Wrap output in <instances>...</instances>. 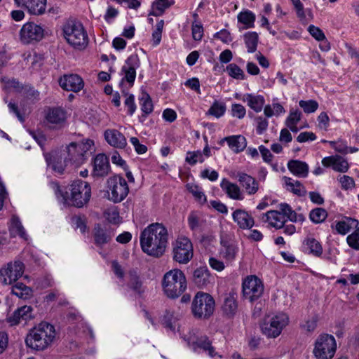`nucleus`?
<instances>
[{
    "label": "nucleus",
    "mask_w": 359,
    "mask_h": 359,
    "mask_svg": "<svg viewBox=\"0 0 359 359\" xmlns=\"http://www.w3.org/2000/svg\"><path fill=\"white\" fill-rule=\"evenodd\" d=\"M168 240L167 229L160 223H153L145 228L140 235L142 251L149 256L159 257L165 251Z\"/></svg>",
    "instance_id": "nucleus-1"
},
{
    "label": "nucleus",
    "mask_w": 359,
    "mask_h": 359,
    "mask_svg": "<svg viewBox=\"0 0 359 359\" xmlns=\"http://www.w3.org/2000/svg\"><path fill=\"white\" fill-rule=\"evenodd\" d=\"M55 337L53 325L42 322L31 330L25 342L27 346L36 351H43L48 348Z\"/></svg>",
    "instance_id": "nucleus-2"
},
{
    "label": "nucleus",
    "mask_w": 359,
    "mask_h": 359,
    "mask_svg": "<svg viewBox=\"0 0 359 359\" xmlns=\"http://www.w3.org/2000/svg\"><path fill=\"white\" fill-rule=\"evenodd\" d=\"M61 196L65 204L82 208L90 200L91 188L88 182L76 180L66 187L65 191Z\"/></svg>",
    "instance_id": "nucleus-3"
},
{
    "label": "nucleus",
    "mask_w": 359,
    "mask_h": 359,
    "mask_svg": "<svg viewBox=\"0 0 359 359\" xmlns=\"http://www.w3.org/2000/svg\"><path fill=\"white\" fill-rule=\"evenodd\" d=\"M93 145L94 142L91 140L69 143L63 149L66 162L69 163L70 166L81 165L86 161L88 153H91Z\"/></svg>",
    "instance_id": "nucleus-4"
},
{
    "label": "nucleus",
    "mask_w": 359,
    "mask_h": 359,
    "mask_svg": "<svg viewBox=\"0 0 359 359\" xmlns=\"http://www.w3.org/2000/svg\"><path fill=\"white\" fill-rule=\"evenodd\" d=\"M162 287L168 297L175 299L180 297L187 289L184 273L178 269L166 272L163 276Z\"/></svg>",
    "instance_id": "nucleus-5"
},
{
    "label": "nucleus",
    "mask_w": 359,
    "mask_h": 359,
    "mask_svg": "<svg viewBox=\"0 0 359 359\" xmlns=\"http://www.w3.org/2000/svg\"><path fill=\"white\" fill-rule=\"evenodd\" d=\"M63 34L67 43L75 48L83 49L88 43L87 32L80 22H67L63 26Z\"/></svg>",
    "instance_id": "nucleus-6"
},
{
    "label": "nucleus",
    "mask_w": 359,
    "mask_h": 359,
    "mask_svg": "<svg viewBox=\"0 0 359 359\" xmlns=\"http://www.w3.org/2000/svg\"><path fill=\"white\" fill-rule=\"evenodd\" d=\"M289 318L283 313L266 316L260 323L262 333L268 338H276L287 325Z\"/></svg>",
    "instance_id": "nucleus-7"
},
{
    "label": "nucleus",
    "mask_w": 359,
    "mask_h": 359,
    "mask_svg": "<svg viewBox=\"0 0 359 359\" xmlns=\"http://www.w3.org/2000/svg\"><path fill=\"white\" fill-rule=\"evenodd\" d=\"M336 351L337 342L334 336L324 333L316 339L313 353L316 359H332Z\"/></svg>",
    "instance_id": "nucleus-8"
},
{
    "label": "nucleus",
    "mask_w": 359,
    "mask_h": 359,
    "mask_svg": "<svg viewBox=\"0 0 359 359\" xmlns=\"http://www.w3.org/2000/svg\"><path fill=\"white\" fill-rule=\"evenodd\" d=\"M191 310L195 317L207 318L214 312L215 300L208 293L198 292L194 298Z\"/></svg>",
    "instance_id": "nucleus-9"
},
{
    "label": "nucleus",
    "mask_w": 359,
    "mask_h": 359,
    "mask_svg": "<svg viewBox=\"0 0 359 359\" xmlns=\"http://www.w3.org/2000/svg\"><path fill=\"white\" fill-rule=\"evenodd\" d=\"M173 260L179 264H186L194 256L193 244L189 238L178 237L172 243Z\"/></svg>",
    "instance_id": "nucleus-10"
},
{
    "label": "nucleus",
    "mask_w": 359,
    "mask_h": 359,
    "mask_svg": "<svg viewBox=\"0 0 359 359\" xmlns=\"http://www.w3.org/2000/svg\"><path fill=\"white\" fill-rule=\"evenodd\" d=\"M107 188L108 198L114 203L123 201L129 192L126 180L118 175H114L107 180Z\"/></svg>",
    "instance_id": "nucleus-11"
},
{
    "label": "nucleus",
    "mask_w": 359,
    "mask_h": 359,
    "mask_svg": "<svg viewBox=\"0 0 359 359\" xmlns=\"http://www.w3.org/2000/svg\"><path fill=\"white\" fill-rule=\"evenodd\" d=\"M45 34L46 29L43 25L27 22L22 26L19 32V39L23 44H32L41 41Z\"/></svg>",
    "instance_id": "nucleus-12"
},
{
    "label": "nucleus",
    "mask_w": 359,
    "mask_h": 359,
    "mask_svg": "<svg viewBox=\"0 0 359 359\" xmlns=\"http://www.w3.org/2000/svg\"><path fill=\"white\" fill-rule=\"evenodd\" d=\"M243 297L250 302L258 300L263 294L264 287L262 281L256 276H248L242 283Z\"/></svg>",
    "instance_id": "nucleus-13"
},
{
    "label": "nucleus",
    "mask_w": 359,
    "mask_h": 359,
    "mask_svg": "<svg viewBox=\"0 0 359 359\" xmlns=\"http://www.w3.org/2000/svg\"><path fill=\"white\" fill-rule=\"evenodd\" d=\"M22 262L15 261L10 262L0 270V281L5 285H13L24 273Z\"/></svg>",
    "instance_id": "nucleus-14"
},
{
    "label": "nucleus",
    "mask_w": 359,
    "mask_h": 359,
    "mask_svg": "<svg viewBox=\"0 0 359 359\" xmlns=\"http://www.w3.org/2000/svg\"><path fill=\"white\" fill-rule=\"evenodd\" d=\"M47 164L57 173L63 174L65 168L70 165L64 158V151H54L44 154Z\"/></svg>",
    "instance_id": "nucleus-15"
},
{
    "label": "nucleus",
    "mask_w": 359,
    "mask_h": 359,
    "mask_svg": "<svg viewBox=\"0 0 359 359\" xmlns=\"http://www.w3.org/2000/svg\"><path fill=\"white\" fill-rule=\"evenodd\" d=\"M140 60L137 55H130L122 67L121 72L124 76L122 78L121 83L126 81L130 86H133L136 77V69L140 67Z\"/></svg>",
    "instance_id": "nucleus-16"
},
{
    "label": "nucleus",
    "mask_w": 359,
    "mask_h": 359,
    "mask_svg": "<svg viewBox=\"0 0 359 359\" xmlns=\"http://www.w3.org/2000/svg\"><path fill=\"white\" fill-rule=\"evenodd\" d=\"M60 87L67 91L79 92L84 86L82 78L77 74L64 75L60 79Z\"/></svg>",
    "instance_id": "nucleus-17"
},
{
    "label": "nucleus",
    "mask_w": 359,
    "mask_h": 359,
    "mask_svg": "<svg viewBox=\"0 0 359 359\" xmlns=\"http://www.w3.org/2000/svg\"><path fill=\"white\" fill-rule=\"evenodd\" d=\"M188 345L194 352H199L202 350L204 352H207L210 357H214L217 354L208 337L205 335L192 339H189Z\"/></svg>",
    "instance_id": "nucleus-18"
},
{
    "label": "nucleus",
    "mask_w": 359,
    "mask_h": 359,
    "mask_svg": "<svg viewBox=\"0 0 359 359\" xmlns=\"http://www.w3.org/2000/svg\"><path fill=\"white\" fill-rule=\"evenodd\" d=\"M18 6L27 9L32 15H41L46 11V0H14Z\"/></svg>",
    "instance_id": "nucleus-19"
},
{
    "label": "nucleus",
    "mask_w": 359,
    "mask_h": 359,
    "mask_svg": "<svg viewBox=\"0 0 359 359\" xmlns=\"http://www.w3.org/2000/svg\"><path fill=\"white\" fill-rule=\"evenodd\" d=\"M232 218L241 229H250L255 225L253 217L243 209H236L233 211Z\"/></svg>",
    "instance_id": "nucleus-20"
},
{
    "label": "nucleus",
    "mask_w": 359,
    "mask_h": 359,
    "mask_svg": "<svg viewBox=\"0 0 359 359\" xmlns=\"http://www.w3.org/2000/svg\"><path fill=\"white\" fill-rule=\"evenodd\" d=\"M237 178L241 186L248 195H254L259 191V182L252 176L244 172H238Z\"/></svg>",
    "instance_id": "nucleus-21"
},
{
    "label": "nucleus",
    "mask_w": 359,
    "mask_h": 359,
    "mask_svg": "<svg viewBox=\"0 0 359 359\" xmlns=\"http://www.w3.org/2000/svg\"><path fill=\"white\" fill-rule=\"evenodd\" d=\"M104 137L107 142L116 149H123L127 145L125 136L116 129H107L104 133Z\"/></svg>",
    "instance_id": "nucleus-22"
},
{
    "label": "nucleus",
    "mask_w": 359,
    "mask_h": 359,
    "mask_svg": "<svg viewBox=\"0 0 359 359\" xmlns=\"http://www.w3.org/2000/svg\"><path fill=\"white\" fill-rule=\"evenodd\" d=\"M192 280L196 285L203 288L212 283L213 277L210 275L208 268L203 266L194 270Z\"/></svg>",
    "instance_id": "nucleus-23"
},
{
    "label": "nucleus",
    "mask_w": 359,
    "mask_h": 359,
    "mask_svg": "<svg viewBox=\"0 0 359 359\" xmlns=\"http://www.w3.org/2000/svg\"><path fill=\"white\" fill-rule=\"evenodd\" d=\"M358 220L351 217L344 216V219L335 221L332 223L331 229H334L336 233L342 236L347 234L353 227L357 226Z\"/></svg>",
    "instance_id": "nucleus-24"
},
{
    "label": "nucleus",
    "mask_w": 359,
    "mask_h": 359,
    "mask_svg": "<svg viewBox=\"0 0 359 359\" xmlns=\"http://www.w3.org/2000/svg\"><path fill=\"white\" fill-rule=\"evenodd\" d=\"M109 163L107 157L103 154H97L93 161V175L103 177L108 174Z\"/></svg>",
    "instance_id": "nucleus-25"
},
{
    "label": "nucleus",
    "mask_w": 359,
    "mask_h": 359,
    "mask_svg": "<svg viewBox=\"0 0 359 359\" xmlns=\"http://www.w3.org/2000/svg\"><path fill=\"white\" fill-rule=\"evenodd\" d=\"M220 187L230 198L236 201L244 199V194L236 184L232 183L226 179H223L220 183Z\"/></svg>",
    "instance_id": "nucleus-26"
},
{
    "label": "nucleus",
    "mask_w": 359,
    "mask_h": 359,
    "mask_svg": "<svg viewBox=\"0 0 359 359\" xmlns=\"http://www.w3.org/2000/svg\"><path fill=\"white\" fill-rule=\"evenodd\" d=\"M31 318H32V308L29 306H23L15 310L8 320L11 325H14L22 321L26 322Z\"/></svg>",
    "instance_id": "nucleus-27"
},
{
    "label": "nucleus",
    "mask_w": 359,
    "mask_h": 359,
    "mask_svg": "<svg viewBox=\"0 0 359 359\" xmlns=\"http://www.w3.org/2000/svg\"><path fill=\"white\" fill-rule=\"evenodd\" d=\"M224 142H226L229 147L235 153L241 152L247 146L245 137L241 135L226 137L221 140L220 144Z\"/></svg>",
    "instance_id": "nucleus-28"
},
{
    "label": "nucleus",
    "mask_w": 359,
    "mask_h": 359,
    "mask_svg": "<svg viewBox=\"0 0 359 359\" xmlns=\"http://www.w3.org/2000/svg\"><path fill=\"white\" fill-rule=\"evenodd\" d=\"M221 244L220 256L226 260V263L233 262L238 252V248L232 242L222 241Z\"/></svg>",
    "instance_id": "nucleus-29"
},
{
    "label": "nucleus",
    "mask_w": 359,
    "mask_h": 359,
    "mask_svg": "<svg viewBox=\"0 0 359 359\" xmlns=\"http://www.w3.org/2000/svg\"><path fill=\"white\" fill-rule=\"evenodd\" d=\"M47 121L55 127H61L65 122L66 114L61 108L50 109L46 114Z\"/></svg>",
    "instance_id": "nucleus-30"
},
{
    "label": "nucleus",
    "mask_w": 359,
    "mask_h": 359,
    "mask_svg": "<svg viewBox=\"0 0 359 359\" xmlns=\"http://www.w3.org/2000/svg\"><path fill=\"white\" fill-rule=\"evenodd\" d=\"M262 219L264 222H268L271 226L276 229L283 227L285 223L287 222L283 216H281L278 210H270L263 214Z\"/></svg>",
    "instance_id": "nucleus-31"
},
{
    "label": "nucleus",
    "mask_w": 359,
    "mask_h": 359,
    "mask_svg": "<svg viewBox=\"0 0 359 359\" xmlns=\"http://www.w3.org/2000/svg\"><path fill=\"white\" fill-rule=\"evenodd\" d=\"M293 8L296 14L302 25H307L313 19V14L311 9H304L303 4L300 0H293Z\"/></svg>",
    "instance_id": "nucleus-32"
},
{
    "label": "nucleus",
    "mask_w": 359,
    "mask_h": 359,
    "mask_svg": "<svg viewBox=\"0 0 359 359\" xmlns=\"http://www.w3.org/2000/svg\"><path fill=\"white\" fill-rule=\"evenodd\" d=\"M243 100L247 102L248 107L256 112H260L265 103L264 97L260 95L245 94Z\"/></svg>",
    "instance_id": "nucleus-33"
},
{
    "label": "nucleus",
    "mask_w": 359,
    "mask_h": 359,
    "mask_svg": "<svg viewBox=\"0 0 359 359\" xmlns=\"http://www.w3.org/2000/svg\"><path fill=\"white\" fill-rule=\"evenodd\" d=\"M94 238L95 243L98 245H102L107 243L111 239L113 233L111 231L107 228H102L99 224L95 227Z\"/></svg>",
    "instance_id": "nucleus-34"
},
{
    "label": "nucleus",
    "mask_w": 359,
    "mask_h": 359,
    "mask_svg": "<svg viewBox=\"0 0 359 359\" xmlns=\"http://www.w3.org/2000/svg\"><path fill=\"white\" fill-rule=\"evenodd\" d=\"M9 231L12 236L27 239V233L18 217L13 216L11 219Z\"/></svg>",
    "instance_id": "nucleus-35"
},
{
    "label": "nucleus",
    "mask_w": 359,
    "mask_h": 359,
    "mask_svg": "<svg viewBox=\"0 0 359 359\" xmlns=\"http://www.w3.org/2000/svg\"><path fill=\"white\" fill-rule=\"evenodd\" d=\"M187 222L192 231H198L203 224L202 213L198 211H191L188 216Z\"/></svg>",
    "instance_id": "nucleus-36"
},
{
    "label": "nucleus",
    "mask_w": 359,
    "mask_h": 359,
    "mask_svg": "<svg viewBox=\"0 0 359 359\" xmlns=\"http://www.w3.org/2000/svg\"><path fill=\"white\" fill-rule=\"evenodd\" d=\"M328 212L323 208H315L310 211L309 219L312 223L318 224L323 223L327 218Z\"/></svg>",
    "instance_id": "nucleus-37"
},
{
    "label": "nucleus",
    "mask_w": 359,
    "mask_h": 359,
    "mask_svg": "<svg viewBox=\"0 0 359 359\" xmlns=\"http://www.w3.org/2000/svg\"><path fill=\"white\" fill-rule=\"evenodd\" d=\"M180 318L178 314H175L174 311H167L163 317V325L172 332H175L178 328L177 321Z\"/></svg>",
    "instance_id": "nucleus-38"
},
{
    "label": "nucleus",
    "mask_w": 359,
    "mask_h": 359,
    "mask_svg": "<svg viewBox=\"0 0 359 359\" xmlns=\"http://www.w3.org/2000/svg\"><path fill=\"white\" fill-rule=\"evenodd\" d=\"M237 18L238 22L244 25V29L254 27L255 15L252 11L248 10L241 12Z\"/></svg>",
    "instance_id": "nucleus-39"
},
{
    "label": "nucleus",
    "mask_w": 359,
    "mask_h": 359,
    "mask_svg": "<svg viewBox=\"0 0 359 359\" xmlns=\"http://www.w3.org/2000/svg\"><path fill=\"white\" fill-rule=\"evenodd\" d=\"M304 245L309 250L311 254L316 257H320L323 254L321 243L313 238H309L304 241Z\"/></svg>",
    "instance_id": "nucleus-40"
},
{
    "label": "nucleus",
    "mask_w": 359,
    "mask_h": 359,
    "mask_svg": "<svg viewBox=\"0 0 359 359\" xmlns=\"http://www.w3.org/2000/svg\"><path fill=\"white\" fill-rule=\"evenodd\" d=\"M238 309V304L233 296H229L225 298L222 305V310L229 317L233 316Z\"/></svg>",
    "instance_id": "nucleus-41"
},
{
    "label": "nucleus",
    "mask_w": 359,
    "mask_h": 359,
    "mask_svg": "<svg viewBox=\"0 0 359 359\" xmlns=\"http://www.w3.org/2000/svg\"><path fill=\"white\" fill-rule=\"evenodd\" d=\"M11 292L20 298L27 299L32 295V289L23 283H16L12 286Z\"/></svg>",
    "instance_id": "nucleus-42"
},
{
    "label": "nucleus",
    "mask_w": 359,
    "mask_h": 359,
    "mask_svg": "<svg viewBox=\"0 0 359 359\" xmlns=\"http://www.w3.org/2000/svg\"><path fill=\"white\" fill-rule=\"evenodd\" d=\"M258 34L255 32H249L244 34V41L248 53H254L257 50Z\"/></svg>",
    "instance_id": "nucleus-43"
},
{
    "label": "nucleus",
    "mask_w": 359,
    "mask_h": 359,
    "mask_svg": "<svg viewBox=\"0 0 359 359\" xmlns=\"http://www.w3.org/2000/svg\"><path fill=\"white\" fill-rule=\"evenodd\" d=\"M309 174V165L306 162L293 160V175L299 177H306Z\"/></svg>",
    "instance_id": "nucleus-44"
},
{
    "label": "nucleus",
    "mask_w": 359,
    "mask_h": 359,
    "mask_svg": "<svg viewBox=\"0 0 359 359\" xmlns=\"http://www.w3.org/2000/svg\"><path fill=\"white\" fill-rule=\"evenodd\" d=\"M140 104L141 107V110L142 111L145 116L151 114L153 111L154 107L151 99L149 94L143 93L142 95V97L140 99Z\"/></svg>",
    "instance_id": "nucleus-45"
},
{
    "label": "nucleus",
    "mask_w": 359,
    "mask_h": 359,
    "mask_svg": "<svg viewBox=\"0 0 359 359\" xmlns=\"http://www.w3.org/2000/svg\"><path fill=\"white\" fill-rule=\"evenodd\" d=\"M226 71L228 74L233 79L243 80L245 79L244 72L235 63L229 64Z\"/></svg>",
    "instance_id": "nucleus-46"
},
{
    "label": "nucleus",
    "mask_w": 359,
    "mask_h": 359,
    "mask_svg": "<svg viewBox=\"0 0 359 359\" xmlns=\"http://www.w3.org/2000/svg\"><path fill=\"white\" fill-rule=\"evenodd\" d=\"M104 217L110 223L118 224L120 222L119 212L115 206L106 209L104 212Z\"/></svg>",
    "instance_id": "nucleus-47"
},
{
    "label": "nucleus",
    "mask_w": 359,
    "mask_h": 359,
    "mask_svg": "<svg viewBox=\"0 0 359 359\" xmlns=\"http://www.w3.org/2000/svg\"><path fill=\"white\" fill-rule=\"evenodd\" d=\"M283 111V107L278 103H274L272 105H266L264 109V115L268 118L273 116H278Z\"/></svg>",
    "instance_id": "nucleus-48"
},
{
    "label": "nucleus",
    "mask_w": 359,
    "mask_h": 359,
    "mask_svg": "<svg viewBox=\"0 0 359 359\" xmlns=\"http://www.w3.org/2000/svg\"><path fill=\"white\" fill-rule=\"evenodd\" d=\"M185 161L189 164L194 165L198 162L203 163L205 161V158L201 151H188Z\"/></svg>",
    "instance_id": "nucleus-49"
},
{
    "label": "nucleus",
    "mask_w": 359,
    "mask_h": 359,
    "mask_svg": "<svg viewBox=\"0 0 359 359\" xmlns=\"http://www.w3.org/2000/svg\"><path fill=\"white\" fill-rule=\"evenodd\" d=\"M187 189L190 193L193 194L196 200L201 203L206 202V197L204 193L202 191L201 188L196 184H187Z\"/></svg>",
    "instance_id": "nucleus-50"
},
{
    "label": "nucleus",
    "mask_w": 359,
    "mask_h": 359,
    "mask_svg": "<svg viewBox=\"0 0 359 359\" xmlns=\"http://www.w3.org/2000/svg\"><path fill=\"white\" fill-rule=\"evenodd\" d=\"M299 104L305 113L315 112L318 108V103L314 100H300Z\"/></svg>",
    "instance_id": "nucleus-51"
},
{
    "label": "nucleus",
    "mask_w": 359,
    "mask_h": 359,
    "mask_svg": "<svg viewBox=\"0 0 359 359\" xmlns=\"http://www.w3.org/2000/svg\"><path fill=\"white\" fill-rule=\"evenodd\" d=\"M175 3L174 0H156L154 3V8L156 9L158 13H155V15H159L163 14L165 9L173 5Z\"/></svg>",
    "instance_id": "nucleus-52"
},
{
    "label": "nucleus",
    "mask_w": 359,
    "mask_h": 359,
    "mask_svg": "<svg viewBox=\"0 0 359 359\" xmlns=\"http://www.w3.org/2000/svg\"><path fill=\"white\" fill-rule=\"evenodd\" d=\"M334 170L340 172H346L349 168L348 161L340 156L337 155Z\"/></svg>",
    "instance_id": "nucleus-53"
},
{
    "label": "nucleus",
    "mask_w": 359,
    "mask_h": 359,
    "mask_svg": "<svg viewBox=\"0 0 359 359\" xmlns=\"http://www.w3.org/2000/svg\"><path fill=\"white\" fill-rule=\"evenodd\" d=\"M226 110L225 106L217 102H214L208 110V113L217 118H219L224 114Z\"/></svg>",
    "instance_id": "nucleus-54"
},
{
    "label": "nucleus",
    "mask_w": 359,
    "mask_h": 359,
    "mask_svg": "<svg viewBox=\"0 0 359 359\" xmlns=\"http://www.w3.org/2000/svg\"><path fill=\"white\" fill-rule=\"evenodd\" d=\"M331 147L338 153L346 154L348 153V147L347 142L344 140H338L337 142H330Z\"/></svg>",
    "instance_id": "nucleus-55"
},
{
    "label": "nucleus",
    "mask_w": 359,
    "mask_h": 359,
    "mask_svg": "<svg viewBox=\"0 0 359 359\" xmlns=\"http://www.w3.org/2000/svg\"><path fill=\"white\" fill-rule=\"evenodd\" d=\"M307 31L310 35L316 41H320L325 39V35L323 31L318 27H316L313 25H310L307 28Z\"/></svg>",
    "instance_id": "nucleus-56"
},
{
    "label": "nucleus",
    "mask_w": 359,
    "mask_h": 359,
    "mask_svg": "<svg viewBox=\"0 0 359 359\" xmlns=\"http://www.w3.org/2000/svg\"><path fill=\"white\" fill-rule=\"evenodd\" d=\"M346 243L352 249L359 251V234L353 232L346 237Z\"/></svg>",
    "instance_id": "nucleus-57"
},
{
    "label": "nucleus",
    "mask_w": 359,
    "mask_h": 359,
    "mask_svg": "<svg viewBox=\"0 0 359 359\" xmlns=\"http://www.w3.org/2000/svg\"><path fill=\"white\" fill-rule=\"evenodd\" d=\"M317 139L316 135L313 132H302L299 134L296 140L299 143L312 142Z\"/></svg>",
    "instance_id": "nucleus-58"
},
{
    "label": "nucleus",
    "mask_w": 359,
    "mask_h": 359,
    "mask_svg": "<svg viewBox=\"0 0 359 359\" xmlns=\"http://www.w3.org/2000/svg\"><path fill=\"white\" fill-rule=\"evenodd\" d=\"M191 31L193 39L196 41H201L203 36V27L201 23L193 22Z\"/></svg>",
    "instance_id": "nucleus-59"
},
{
    "label": "nucleus",
    "mask_w": 359,
    "mask_h": 359,
    "mask_svg": "<svg viewBox=\"0 0 359 359\" xmlns=\"http://www.w3.org/2000/svg\"><path fill=\"white\" fill-rule=\"evenodd\" d=\"M231 112L233 116L243 118L245 116L246 110L242 104H233L231 106Z\"/></svg>",
    "instance_id": "nucleus-60"
},
{
    "label": "nucleus",
    "mask_w": 359,
    "mask_h": 359,
    "mask_svg": "<svg viewBox=\"0 0 359 359\" xmlns=\"http://www.w3.org/2000/svg\"><path fill=\"white\" fill-rule=\"evenodd\" d=\"M318 127L321 129L327 130L330 126V118L327 112H321L318 118Z\"/></svg>",
    "instance_id": "nucleus-61"
},
{
    "label": "nucleus",
    "mask_w": 359,
    "mask_h": 359,
    "mask_svg": "<svg viewBox=\"0 0 359 359\" xmlns=\"http://www.w3.org/2000/svg\"><path fill=\"white\" fill-rule=\"evenodd\" d=\"M342 189L348 190L354 187L355 182L353 177L344 175L339 179Z\"/></svg>",
    "instance_id": "nucleus-62"
},
{
    "label": "nucleus",
    "mask_w": 359,
    "mask_h": 359,
    "mask_svg": "<svg viewBox=\"0 0 359 359\" xmlns=\"http://www.w3.org/2000/svg\"><path fill=\"white\" fill-rule=\"evenodd\" d=\"M214 38L221 40L223 43H228L232 41L230 32L224 29L214 34Z\"/></svg>",
    "instance_id": "nucleus-63"
},
{
    "label": "nucleus",
    "mask_w": 359,
    "mask_h": 359,
    "mask_svg": "<svg viewBox=\"0 0 359 359\" xmlns=\"http://www.w3.org/2000/svg\"><path fill=\"white\" fill-rule=\"evenodd\" d=\"M279 208L280 210H278V212L287 221L290 220V216L292 215L290 205L287 203H281L279 205Z\"/></svg>",
    "instance_id": "nucleus-64"
}]
</instances>
